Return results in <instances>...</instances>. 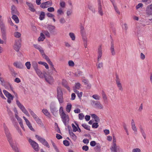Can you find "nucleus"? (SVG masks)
I'll return each mask as SVG.
<instances>
[{
  "mask_svg": "<svg viewBox=\"0 0 152 152\" xmlns=\"http://www.w3.org/2000/svg\"><path fill=\"white\" fill-rule=\"evenodd\" d=\"M45 37L44 34L42 33H40V35L38 39V41H43L45 39Z\"/></svg>",
  "mask_w": 152,
  "mask_h": 152,
  "instance_id": "c85d7f7f",
  "label": "nucleus"
},
{
  "mask_svg": "<svg viewBox=\"0 0 152 152\" xmlns=\"http://www.w3.org/2000/svg\"><path fill=\"white\" fill-rule=\"evenodd\" d=\"M98 126L99 125L97 123H94L92 125V127L94 128H97Z\"/></svg>",
  "mask_w": 152,
  "mask_h": 152,
  "instance_id": "680f3d73",
  "label": "nucleus"
},
{
  "mask_svg": "<svg viewBox=\"0 0 152 152\" xmlns=\"http://www.w3.org/2000/svg\"><path fill=\"white\" fill-rule=\"evenodd\" d=\"M58 94V99L60 104L63 102V93L62 90L60 88H58L57 89Z\"/></svg>",
  "mask_w": 152,
  "mask_h": 152,
  "instance_id": "1a4fd4ad",
  "label": "nucleus"
},
{
  "mask_svg": "<svg viewBox=\"0 0 152 152\" xmlns=\"http://www.w3.org/2000/svg\"><path fill=\"white\" fill-rule=\"evenodd\" d=\"M38 63L39 64L42 65L44 66H45L46 69H48L49 68L48 65L45 62L40 61L38 62Z\"/></svg>",
  "mask_w": 152,
  "mask_h": 152,
  "instance_id": "7c9ffc66",
  "label": "nucleus"
},
{
  "mask_svg": "<svg viewBox=\"0 0 152 152\" xmlns=\"http://www.w3.org/2000/svg\"><path fill=\"white\" fill-rule=\"evenodd\" d=\"M8 86L7 87V88H6V89H9V87L10 89L11 90H12V91L14 93L15 96L16 97V102L17 103V100H18V95L14 91H13V88L12 86L9 83H8Z\"/></svg>",
  "mask_w": 152,
  "mask_h": 152,
  "instance_id": "5701e85b",
  "label": "nucleus"
},
{
  "mask_svg": "<svg viewBox=\"0 0 152 152\" xmlns=\"http://www.w3.org/2000/svg\"><path fill=\"white\" fill-rule=\"evenodd\" d=\"M26 4L29 7V9L31 12H34L36 10L34 8L33 5L32 4L26 2Z\"/></svg>",
  "mask_w": 152,
  "mask_h": 152,
  "instance_id": "b1692460",
  "label": "nucleus"
},
{
  "mask_svg": "<svg viewBox=\"0 0 152 152\" xmlns=\"http://www.w3.org/2000/svg\"><path fill=\"white\" fill-rule=\"evenodd\" d=\"M116 84L119 90L122 91L123 90L122 85L121 83L120 80L118 76H117L115 80Z\"/></svg>",
  "mask_w": 152,
  "mask_h": 152,
  "instance_id": "dca6fc26",
  "label": "nucleus"
},
{
  "mask_svg": "<svg viewBox=\"0 0 152 152\" xmlns=\"http://www.w3.org/2000/svg\"><path fill=\"white\" fill-rule=\"evenodd\" d=\"M64 82H66V80H63L62 82V85L69 91H70V88L67 85V84H66V85H64Z\"/></svg>",
  "mask_w": 152,
  "mask_h": 152,
  "instance_id": "a18cd8bd",
  "label": "nucleus"
},
{
  "mask_svg": "<svg viewBox=\"0 0 152 152\" xmlns=\"http://www.w3.org/2000/svg\"><path fill=\"white\" fill-rule=\"evenodd\" d=\"M82 82H83L85 85H86L87 88L88 89H90L91 88V85L89 83V81L88 80L84 79L82 80Z\"/></svg>",
  "mask_w": 152,
  "mask_h": 152,
  "instance_id": "412c9836",
  "label": "nucleus"
},
{
  "mask_svg": "<svg viewBox=\"0 0 152 152\" xmlns=\"http://www.w3.org/2000/svg\"><path fill=\"white\" fill-rule=\"evenodd\" d=\"M40 6L41 8H45L48 7V6H47L46 5L45 2L42 3L40 5Z\"/></svg>",
  "mask_w": 152,
  "mask_h": 152,
  "instance_id": "4d7b16f0",
  "label": "nucleus"
},
{
  "mask_svg": "<svg viewBox=\"0 0 152 152\" xmlns=\"http://www.w3.org/2000/svg\"><path fill=\"white\" fill-rule=\"evenodd\" d=\"M42 112L46 116L48 117L50 116V114L47 109H43Z\"/></svg>",
  "mask_w": 152,
  "mask_h": 152,
  "instance_id": "ea45409f",
  "label": "nucleus"
},
{
  "mask_svg": "<svg viewBox=\"0 0 152 152\" xmlns=\"http://www.w3.org/2000/svg\"><path fill=\"white\" fill-rule=\"evenodd\" d=\"M59 114L63 123L65 125H66L69 122V115L66 114L64 112L62 107L60 108Z\"/></svg>",
  "mask_w": 152,
  "mask_h": 152,
  "instance_id": "f257e3e1",
  "label": "nucleus"
},
{
  "mask_svg": "<svg viewBox=\"0 0 152 152\" xmlns=\"http://www.w3.org/2000/svg\"><path fill=\"white\" fill-rule=\"evenodd\" d=\"M50 109L51 111L53 114L55 113L58 111L57 108L54 106L50 107Z\"/></svg>",
  "mask_w": 152,
  "mask_h": 152,
  "instance_id": "e433bc0d",
  "label": "nucleus"
},
{
  "mask_svg": "<svg viewBox=\"0 0 152 152\" xmlns=\"http://www.w3.org/2000/svg\"><path fill=\"white\" fill-rule=\"evenodd\" d=\"M80 33L82 37L83 40L84 42V45L85 48H87V38L86 36V33L85 31L84 27L81 25L80 26Z\"/></svg>",
  "mask_w": 152,
  "mask_h": 152,
  "instance_id": "7ed1b4c3",
  "label": "nucleus"
},
{
  "mask_svg": "<svg viewBox=\"0 0 152 152\" xmlns=\"http://www.w3.org/2000/svg\"><path fill=\"white\" fill-rule=\"evenodd\" d=\"M92 102L93 103V105L95 108L99 109H102L103 108V106L100 102L93 100Z\"/></svg>",
  "mask_w": 152,
  "mask_h": 152,
  "instance_id": "f8f14e48",
  "label": "nucleus"
},
{
  "mask_svg": "<svg viewBox=\"0 0 152 152\" xmlns=\"http://www.w3.org/2000/svg\"><path fill=\"white\" fill-rule=\"evenodd\" d=\"M72 125L73 132H75L77 131L78 129L77 127L74 125V124H72Z\"/></svg>",
  "mask_w": 152,
  "mask_h": 152,
  "instance_id": "6e6d98bb",
  "label": "nucleus"
},
{
  "mask_svg": "<svg viewBox=\"0 0 152 152\" xmlns=\"http://www.w3.org/2000/svg\"><path fill=\"white\" fill-rule=\"evenodd\" d=\"M45 17V13L44 12L42 11L41 12L39 16V19L42 20H43Z\"/></svg>",
  "mask_w": 152,
  "mask_h": 152,
  "instance_id": "58836bf2",
  "label": "nucleus"
},
{
  "mask_svg": "<svg viewBox=\"0 0 152 152\" xmlns=\"http://www.w3.org/2000/svg\"><path fill=\"white\" fill-rule=\"evenodd\" d=\"M51 143H52L53 146L56 152H60L58 149V148L57 146L55 145V143L54 142H53V141H52Z\"/></svg>",
  "mask_w": 152,
  "mask_h": 152,
  "instance_id": "c03bdc74",
  "label": "nucleus"
},
{
  "mask_svg": "<svg viewBox=\"0 0 152 152\" xmlns=\"http://www.w3.org/2000/svg\"><path fill=\"white\" fill-rule=\"evenodd\" d=\"M63 144L66 146H68L69 145V142L67 140H64L63 141Z\"/></svg>",
  "mask_w": 152,
  "mask_h": 152,
  "instance_id": "0e129e2a",
  "label": "nucleus"
},
{
  "mask_svg": "<svg viewBox=\"0 0 152 152\" xmlns=\"http://www.w3.org/2000/svg\"><path fill=\"white\" fill-rule=\"evenodd\" d=\"M131 125L132 129L134 131V132H137V129L135 126V122L133 119H132V120Z\"/></svg>",
  "mask_w": 152,
  "mask_h": 152,
  "instance_id": "bb28decb",
  "label": "nucleus"
},
{
  "mask_svg": "<svg viewBox=\"0 0 152 152\" xmlns=\"http://www.w3.org/2000/svg\"><path fill=\"white\" fill-rule=\"evenodd\" d=\"M16 104L18 107L23 113L28 116H30V115L28 113V111L27 110L24 106L18 100H17Z\"/></svg>",
  "mask_w": 152,
  "mask_h": 152,
  "instance_id": "423d86ee",
  "label": "nucleus"
},
{
  "mask_svg": "<svg viewBox=\"0 0 152 152\" xmlns=\"http://www.w3.org/2000/svg\"><path fill=\"white\" fill-rule=\"evenodd\" d=\"M29 142L31 145L32 148L36 151H38L39 150V147L37 143L30 139L29 140Z\"/></svg>",
  "mask_w": 152,
  "mask_h": 152,
  "instance_id": "9b49d317",
  "label": "nucleus"
},
{
  "mask_svg": "<svg viewBox=\"0 0 152 152\" xmlns=\"http://www.w3.org/2000/svg\"><path fill=\"white\" fill-rule=\"evenodd\" d=\"M145 14L147 17L152 15V6L151 4L148 5L146 7Z\"/></svg>",
  "mask_w": 152,
  "mask_h": 152,
  "instance_id": "4468645a",
  "label": "nucleus"
},
{
  "mask_svg": "<svg viewBox=\"0 0 152 152\" xmlns=\"http://www.w3.org/2000/svg\"><path fill=\"white\" fill-rule=\"evenodd\" d=\"M45 2L46 5L48 6V7L50 6L52 4V3L51 1H46Z\"/></svg>",
  "mask_w": 152,
  "mask_h": 152,
  "instance_id": "13d9d810",
  "label": "nucleus"
},
{
  "mask_svg": "<svg viewBox=\"0 0 152 152\" xmlns=\"http://www.w3.org/2000/svg\"><path fill=\"white\" fill-rule=\"evenodd\" d=\"M98 12L101 16H103V13L102 9V6L100 0H97Z\"/></svg>",
  "mask_w": 152,
  "mask_h": 152,
  "instance_id": "f3484780",
  "label": "nucleus"
},
{
  "mask_svg": "<svg viewBox=\"0 0 152 152\" xmlns=\"http://www.w3.org/2000/svg\"><path fill=\"white\" fill-rule=\"evenodd\" d=\"M32 65L35 70L38 69V65L36 61H32Z\"/></svg>",
  "mask_w": 152,
  "mask_h": 152,
  "instance_id": "473e14b6",
  "label": "nucleus"
},
{
  "mask_svg": "<svg viewBox=\"0 0 152 152\" xmlns=\"http://www.w3.org/2000/svg\"><path fill=\"white\" fill-rule=\"evenodd\" d=\"M91 117L92 118H94L96 122H99L100 121V119L96 115L94 114H92L91 115Z\"/></svg>",
  "mask_w": 152,
  "mask_h": 152,
  "instance_id": "2f4dec72",
  "label": "nucleus"
},
{
  "mask_svg": "<svg viewBox=\"0 0 152 152\" xmlns=\"http://www.w3.org/2000/svg\"><path fill=\"white\" fill-rule=\"evenodd\" d=\"M37 49L39 50L42 56H43V55L45 54L44 53L43 48H37Z\"/></svg>",
  "mask_w": 152,
  "mask_h": 152,
  "instance_id": "bf43d9fd",
  "label": "nucleus"
},
{
  "mask_svg": "<svg viewBox=\"0 0 152 152\" xmlns=\"http://www.w3.org/2000/svg\"><path fill=\"white\" fill-rule=\"evenodd\" d=\"M35 137L43 145L48 148H49L50 147L49 144L45 139L37 135H36L35 136Z\"/></svg>",
  "mask_w": 152,
  "mask_h": 152,
  "instance_id": "0eeeda50",
  "label": "nucleus"
},
{
  "mask_svg": "<svg viewBox=\"0 0 152 152\" xmlns=\"http://www.w3.org/2000/svg\"><path fill=\"white\" fill-rule=\"evenodd\" d=\"M69 135L71 138L74 141H75L77 139V136L72 132H69Z\"/></svg>",
  "mask_w": 152,
  "mask_h": 152,
  "instance_id": "c756f323",
  "label": "nucleus"
},
{
  "mask_svg": "<svg viewBox=\"0 0 152 152\" xmlns=\"http://www.w3.org/2000/svg\"><path fill=\"white\" fill-rule=\"evenodd\" d=\"M74 91L77 94V96L79 98H81L82 96L83 95V92H79V91L76 89H74Z\"/></svg>",
  "mask_w": 152,
  "mask_h": 152,
  "instance_id": "72a5a7b5",
  "label": "nucleus"
},
{
  "mask_svg": "<svg viewBox=\"0 0 152 152\" xmlns=\"http://www.w3.org/2000/svg\"><path fill=\"white\" fill-rule=\"evenodd\" d=\"M12 18L15 21V22L16 23H19V18L16 15H12Z\"/></svg>",
  "mask_w": 152,
  "mask_h": 152,
  "instance_id": "c9c22d12",
  "label": "nucleus"
},
{
  "mask_svg": "<svg viewBox=\"0 0 152 152\" xmlns=\"http://www.w3.org/2000/svg\"><path fill=\"white\" fill-rule=\"evenodd\" d=\"M15 46L14 48H20L21 46L20 42L19 41L16 42Z\"/></svg>",
  "mask_w": 152,
  "mask_h": 152,
  "instance_id": "49530a36",
  "label": "nucleus"
},
{
  "mask_svg": "<svg viewBox=\"0 0 152 152\" xmlns=\"http://www.w3.org/2000/svg\"><path fill=\"white\" fill-rule=\"evenodd\" d=\"M68 64L70 66H73L75 65L74 62L72 61H68Z\"/></svg>",
  "mask_w": 152,
  "mask_h": 152,
  "instance_id": "e2e57ef3",
  "label": "nucleus"
},
{
  "mask_svg": "<svg viewBox=\"0 0 152 152\" xmlns=\"http://www.w3.org/2000/svg\"><path fill=\"white\" fill-rule=\"evenodd\" d=\"M35 71L36 72L37 74L40 78H43L44 77V75H43L42 73L40 70L39 68L35 70ZM45 75L46 73H45Z\"/></svg>",
  "mask_w": 152,
  "mask_h": 152,
  "instance_id": "393cba45",
  "label": "nucleus"
},
{
  "mask_svg": "<svg viewBox=\"0 0 152 152\" xmlns=\"http://www.w3.org/2000/svg\"><path fill=\"white\" fill-rule=\"evenodd\" d=\"M25 65L28 69H30L31 64L30 62H27L25 63Z\"/></svg>",
  "mask_w": 152,
  "mask_h": 152,
  "instance_id": "864d4df0",
  "label": "nucleus"
},
{
  "mask_svg": "<svg viewBox=\"0 0 152 152\" xmlns=\"http://www.w3.org/2000/svg\"><path fill=\"white\" fill-rule=\"evenodd\" d=\"M113 7L115 12L117 13L118 15H120V12L118 9L116 5L114 6Z\"/></svg>",
  "mask_w": 152,
  "mask_h": 152,
  "instance_id": "603ef678",
  "label": "nucleus"
},
{
  "mask_svg": "<svg viewBox=\"0 0 152 152\" xmlns=\"http://www.w3.org/2000/svg\"><path fill=\"white\" fill-rule=\"evenodd\" d=\"M3 128L4 133L8 142H10L13 141L12 136L10 131L6 124L4 123L3 124Z\"/></svg>",
  "mask_w": 152,
  "mask_h": 152,
  "instance_id": "20e7f679",
  "label": "nucleus"
},
{
  "mask_svg": "<svg viewBox=\"0 0 152 152\" xmlns=\"http://www.w3.org/2000/svg\"><path fill=\"white\" fill-rule=\"evenodd\" d=\"M88 8L91 10L92 12L94 13L95 12V9L93 7V6L92 5H89L88 6Z\"/></svg>",
  "mask_w": 152,
  "mask_h": 152,
  "instance_id": "5fc2aeb1",
  "label": "nucleus"
},
{
  "mask_svg": "<svg viewBox=\"0 0 152 152\" xmlns=\"http://www.w3.org/2000/svg\"><path fill=\"white\" fill-rule=\"evenodd\" d=\"M60 5L62 8H64L65 6V3L64 1H61L60 3Z\"/></svg>",
  "mask_w": 152,
  "mask_h": 152,
  "instance_id": "052dcab7",
  "label": "nucleus"
},
{
  "mask_svg": "<svg viewBox=\"0 0 152 152\" xmlns=\"http://www.w3.org/2000/svg\"><path fill=\"white\" fill-rule=\"evenodd\" d=\"M42 33L45 34L46 37H50V33L47 30H42Z\"/></svg>",
  "mask_w": 152,
  "mask_h": 152,
  "instance_id": "a19ab883",
  "label": "nucleus"
},
{
  "mask_svg": "<svg viewBox=\"0 0 152 152\" xmlns=\"http://www.w3.org/2000/svg\"><path fill=\"white\" fill-rule=\"evenodd\" d=\"M9 143L14 151L16 152H18V148L17 147L14 145L13 141L9 142Z\"/></svg>",
  "mask_w": 152,
  "mask_h": 152,
  "instance_id": "a878e982",
  "label": "nucleus"
},
{
  "mask_svg": "<svg viewBox=\"0 0 152 152\" xmlns=\"http://www.w3.org/2000/svg\"><path fill=\"white\" fill-rule=\"evenodd\" d=\"M96 66L98 69H101L103 67V64L102 62H100L98 64H96Z\"/></svg>",
  "mask_w": 152,
  "mask_h": 152,
  "instance_id": "3c124183",
  "label": "nucleus"
},
{
  "mask_svg": "<svg viewBox=\"0 0 152 152\" xmlns=\"http://www.w3.org/2000/svg\"><path fill=\"white\" fill-rule=\"evenodd\" d=\"M69 35L72 40L74 41L75 40V34L73 33H69Z\"/></svg>",
  "mask_w": 152,
  "mask_h": 152,
  "instance_id": "79ce46f5",
  "label": "nucleus"
},
{
  "mask_svg": "<svg viewBox=\"0 0 152 152\" xmlns=\"http://www.w3.org/2000/svg\"><path fill=\"white\" fill-rule=\"evenodd\" d=\"M102 95L104 103L105 104H107L108 103V99L106 94L103 91H102Z\"/></svg>",
  "mask_w": 152,
  "mask_h": 152,
  "instance_id": "6ab92c4d",
  "label": "nucleus"
},
{
  "mask_svg": "<svg viewBox=\"0 0 152 152\" xmlns=\"http://www.w3.org/2000/svg\"><path fill=\"white\" fill-rule=\"evenodd\" d=\"M3 92L5 95L6 96L7 98V102L8 103L10 104L11 101L13 99V96L8 91L6 90H4Z\"/></svg>",
  "mask_w": 152,
  "mask_h": 152,
  "instance_id": "6e6552de",
  "label": "nucleus"
},
{
  "mask_svg": "<svg viewBox=\"0 0 152 152\" xmlns=\"http://www.w3.org/2000/svg\"><path fill=\"white\" fill-rule=\"evenodd\" d=\"M47 28L51 34L53 35H55L56 34L55 33L54 31L56 29V27L54 26L48 25L47 27Z\"/></svg>",
  "mask_w": 152,
  "mask_h": 152,
  "instance_id": "2eb2a0df",
  "label": "nucleus"
},
{
  "mask_svg": "<svg viewBox=\"0 0 152 152\" xmlns=\"http://www.w3.org/2000/svg\"><path fill=\"white\" fill-rule=\"evenodd\" d=\"M13 64L16 68L20 69H23L24 67L23 65L20 62H15L13 63Z\"/></svg>",
  "mask_w": 152,
  "mask_h": 152,
  "instance_id": "aec40b11",
  "label": "nucleus"
},
{
  "mask_svg": "<svg viewBox=\"0 0 152 152\" xmlns=\"http://www.w3.org/2000/svg\"><path fill=\"white\" fill-rule=\"evenodd\" d=\"M101 146L99 143H97L94 150L96 152H100Z\"/></svg>",
  "mask_w": 152,
  "mask_h": 152,
  "instance_id": "cd10ccee",
  "label": "nucleus"
},
{
  "mask_svg": "<svg viewBox=\"0 0 152 152\" xmlns=\"http://www.w3.org/2000/svg\"><path fill=\"white\" fill-rule=\"evenodd\" d=\"M139 129L142 134L143 137L144 139L145 140L146 139V134L145 132L144 129L143 128L142 126L140 125L139 126Z\"/></svg>",
  "mask_w": 152,
  "mask_h": 152,
  "instance_id": "4be33fe9",
  "label": "nucleus"
},
{
  "mask_svg": "<svg viewBox=\"0 0 152 152\" xmlns=\"http://www.w3.org/2000/svg\"><path fill=\"white\" fill-rule=\"evenodd\" d=\"M110 149L113 152H122V151L119 146L115 144L112 145Z\"/></svg>",
  "mask_w": 152,
  "mask_h": 152,
  "instance_id": "9d476101",
  "label": "nucleus"
},
{
  "mask_svg": "<svg viewBox=\"0 0 152 152\" xmlns=\"http://www.w3.org/2000/svg\"><path fill=\"white\" fill-rule=\"evenodd\" d=\"M57 12L58 15H60L63 14L64 13L62 10L61 8H59Z\"/></svg>",
  "mask_w": 152,
  "mask_h": 152,
  "instance_id": "774afa93",
  "label": "nucleus"
},
{
  "mask_svg": "<svg viewBox=\"0 0 152 152\" xmlns=\"http://www.w3.org/2000/svg\"><path fill=\"white\" fill-rule=\"evenodd\" d=\"M72 105L71 104H67L66 108V110L67 112L69 113L70 112L71 108Z\"/></svg>",
  "mask_w": 152,
  "mask_h": 152,
  "instance_id": "4c0bfd02",
  "label": "nucleus"
},
{
  "mask_svg": "<svg viewBox=\"0 0 152 152\" xmlns=\"http://www.w3.org/2000/svg\"><path fill=\"white\" fill-rule=\"evenodd\" d=\"M97 143H96V142L94 141H92L90 142V145L91 146L94 147L96 145Z\"/></svg>",
  "mask_w": 152,
  "mask_h": 152,
  "instance_id": "69168bd1",
  "label": "nucleus"
},
{
  "mask_svg": "<svg viewBox=\"0 0 152 152\" xmlns=\"http://www.w3.org/2000/svg\"><path fill=\"white\" fill-rule=\"evenodd\" d=\"M92 97L94 99H95V100H99L101 98V97L100 96L97 94L93 95Z\"/></svg>",
  "mask_w": 152,
  "mask_h": 152,
  "instance_id": "37998d69",
  "label": "nucleus"
},
{
  "mask_svg": "<svg viewBox=\"0 0 152 152\" xmlns=\"http://www.w3.org/2000/svg\"><path fill=\"white\" fill-rule=\"evenodd\" d=\"M23 118L25 121L27 125L28 126L29 128L32 131H34V129L32 127L31 124L29 122V120L25 116L23 117Z\"/></svg>",
  "mask_w": 152,
  "mask_h": 152,
  "instance_id": "a211bd4d",
  "label": "nucleus"
},
{
  "mask_svg": "<svg viewBox=\"0 0 152 152\" xmlns=\"http://www.w3.org/2000/svg\"><path fill=\"white\" fill-rule=\"evenodd\" d=\"M16 117H15L17 119L19 123L23 122L22 120L18 115H16Z\"/></svg>",
  "mask_w": 152,
  "mask_h": 152,
  "instance_id": "338daca9",
  "label": "nucleus"
},
{
  "mask_svg": "<svg viewBox=\"0 0 152 152\" xmlns=\"http://www.w3.org/2000/svg\"><path fill=\"white\" fill-rule=\"evenodd\" d=\"M44 77L46 81L48 83L52 84L54 82V79L53 77L50 75H47L44 74Z\"/></svg>",
  "mask_w": 152,
  "mask_h": 152,
  "instance_id": "ddd939ff",
  "label": "nucleus"
},
{
  "mask_svg": "<svg viewBox=\"0 0 152 152\" xmlns=\"http://www.w3.org/2000/svg\"><path fill=\"white\" fill-rule=\"evenodd\" d=\"M123 127L125 130V131L127 135L129 134L128 130L127 127V126L124 123L123 124Z\"/></svg>",
  "mask_w": 152,
  "mask_h": 152,
  "instance_id": "09e8293b",
  "label": "nucleus"
},
{
  "mask_svg": "<svg viewBox=\"0 0 152 152\" xmlns=\"http://www.w3.org/2000/svg\"><path fill=\"white\" fill-rule=\"evenodd\" d=\"M28 110L36 122L40 125H43V124L41 120L39 118L34 112L30 109H28Z\"/></svg>",
  "mask_w": 152,
  "mask_h": 152,
  "instance_id": "39448f33",
  "label": "nucleus"
},
{
  "mask_svg": "<svg viewBox=\"0 0 152 152\" xmlns=\"http://www.w3.org/2000/svg\"><path fill=\"white\" fill-rule=\"evenodd\" d=\"M0 28L2 34V38L5 41L7 40V33L5 26L1 20H0Z\"/></svg>",
  "mask_w": 152,
  "mask_h": 152,
  "instance_id": "f03ea898",
  "label": "nucleus"
},
{
  "mask_svg": "<svg viewBox=\"0 0 152 152\" xmlns=\"http://www.w3.org/2000/svg\"><path fill=\"white\" fill-rule=\"evenodd\" d=\"M82 126L85 129L90 130V127L88 126V125L85 124H83L82 125Z\"/></svg>",
  "mask_w": 152,
  "mask_h": 152,
  "instance_id": "8fccbe9b",
  "label": "nucleus"
},
{
  "mask_svg": "<svg viewBox=\"0 0 152 152\" xmlns=\"http://www.w3.org/2000/svg\"><path fill=\"white\" fill-rule=\"evenodd\" d=\"M21 34L20 32H15L14 33V36L16 38H19L20 37Z\"/></svg>",
  "mask_w": 152,
  "mask_h": 152,
  "instance_id": "de8ad7c7",
  "label": "nucleus"
},
{
  "mask_svg": "<svg viewBox=\"0 0 152 152\" xmlns=\"http://www.w3.org/2000/svg\"><path fill=\"white\" fill-rule=\"evenodd\" d=\"M81 85L79 83H76L75 84V87L74 88L73 90L74 89H76L77 90H79L81 88Z\"/></svg>",
  "mask_w": 152,
  "mask_h": 152,
  "instance_id": "f704fd0d",
  "label": "nucleus"
}]
</instances>
